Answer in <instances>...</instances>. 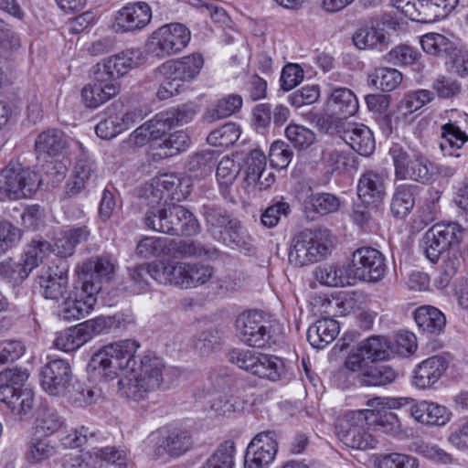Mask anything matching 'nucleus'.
Wrapping results in <instances>:
<instances>
[{
    "instance_id": "nucleus-15",
    "label": "nucleus",
    "mask_w": 468,
    "mask_h": 468,
    "mask_svg": "<svg viewBox=\"0 0 468 468\" xmlns=\"http://www.w3.org/2000/svg\"><path fill=\"white\" fill-rule=\"evenodd\" d=\"M327 133H335L354 151L363 156H369L376 147L371 130L363 123L338 119L327 128Z\"/></svg>"
},
{
    "instance_id": "nucleus-19",
    "label": "nucleus",
    "mask_w": 468,
    "mask_h": 468,
    "mask_svg": "<svg viewBox=\"0 0 468 468\" xmlns=\"http://www.w3.org/2000/svg\"><path fill=\"white\" fill-rule=\"evenodd\" d=\"M278 452V442L273 431L258 433L248 444L244 456V468H267Z\"/></svg>"
},
{
    "instance_id": "nucleus-58",
    "label": "nucleus",
    "mask_w": 468,
    "mask_h": 468,
    "mask_svg": "<svg viewBox=\"0 0 468 468\" xmlns=\"http://www.w3.org/2000/svg\"><path fill=\"white\" fill-rule=\"evenodd\" d=\"M291 212V206L285 202L283 197L273 198L261 216V221L266 228H273L278 225L281 218L287 217Z\"/></svg>"
},
{
    "instance_id": "nucleus-52",
    "label": "nucleus",
    "mask_w": 468,
    "mask_h": 468,
    "mask_svg": "<svg viewBox=\"0 0 468 468\" xmlns=\"http://www.w3.org/2000/svg\"><path fill=\"white\" fill-rule=\"evenodd\" d=\"M98 440V434L90 428L80 426L72 429L69 433L60 438V442L65 448L76 449L85 444L92 447Z\"/></svg>"
},
{
    "instance_id": "nucleus-59",
    "label": "nucleus",
    "mask_w": 468,
    "mask_h": 468,
    "mask_svg": "<svg viewBox=\"0 0 468 468\" xmlns=\"http://www.w3.org/2000/svg\"><path fill=\"white\" fill-rule=\"evenodd\" d=\"M288 141L298 150H305L315 141L314 133L299 124L291 123L285 129Z\"/></svg>"
},
{
    "instance_id": "nucleus-57",
    "label": "nucleus",
    "mask_w": 468,
    "mask_h": 468,
    "mask_svg": "<svg viewBox=\"0 0 468 468\" xmlns=\"http://www.w3.org/2000/svg\"><path fill=\"white\" fill-rule=\"evenodd\" d=\"M441 195V193L438 189L428 190V197L418 210V217L423 226L429 225L439 218Z\"/></svg>"
},
{
    "instance_id": "nucleus-9",
    "label": "nucleus",
    "mask_w": 468,
    "mask_h": 468,
    "mask_svg": "<svg viewBox=\"0 0 468 468\" xmlns=\"http://www.w3.org/2000/svg\"><path fill=\"white\" fill-rule=\"evenodd\" d=\"M262 312L250 310L240 314L235 322L240 340L254 348H270L273 343L271 325Z\"/></svg>"
},
{
    "instance_id": "nucleus-31",
    "label": "nucleus",
    "mask_w": 468,
    "mask_h": 468,
    "mask_svg": "<svg viewBox=\"0 0 468 468\" xmlns=\"http://www.w3.org/2000/svg\"><path fill=\"white\" fill-rule=\"evenodd\" d=\"M219 250L214 246L204 245L197 240H183L166 239L165 254L169 257L178 258H204L216 260L219 256Z\"/></svg>"
},
{
    "instance_id": "nucleus-43",
    "label": "nucleus",
    "mask_w": 468,
    "mask_h": 468,
    "mask_svg": "<svg viewBox=\"0 0 468 468\" xmlns=\"http://www.w3.org/2000/svg\"><path fill=\"white\" fill-rule=\"evenodd\" d=\"M229 223H223L218 234L210 236L216 241L222 242L229 247L240 248L245 245V236L240 221L231 214L228 218Z\"/></svg>"
},
{
    "instance_id": "nucleus-12",
    "label": "nucleus",
    "mask_w": 468,
    "mask_h": 468,
    "mask_svg": "<svg viewBox=\"0 0 468 468\" xmlns=\"http://www.w3.org/2000/svg\"><path fill=\"white\" fill-rule=\"evenodd\" d=\"M459 0H397L396 6L412 21L432 23L447 16Z\"/></svg>"
},
{
    "instance_id": "nucleus-27",
    "label": "nucleus",
    "mask_w": 468,
    "mask_h": 468,
    "mask_svg": "<svg viewBox=\"0 0 468 468\" xmlns=\"http://www.w3.org/2000/svg\"><path fill=\"white\" fill-rule=\"evenodd\" d=\"M58 453L55 440L45 434L33 432L25 445L23 457L30 466H41L49 463Z\"/></svg>"
},
{
    "instance_id": "nucleus-21",
    "label": "nucleus",
    "mask_w": 468,
    "mask_h": 468,
    "mask_svg": "<svg viewBox=\"0 0 468 468\" xmlns=\"http://www.w3.org/2000/svg\"><path fill=\"white\" fill-rule=\"evenodd\" d=\"M388 173L384 169L365 171L357 184V196L363 204L378 207L386 196Z\"/></svg>"
},
{
    "instance_id": "nucleus-34",
    "label": "nucleus",
    "mask_w": 468,
    "mask_h": 468,
    "mask_svg": "<svg viewBox=\"0 0 468 468\" xmlns=\"http://www.w3.org/2000/svg\"><path fill=\"white\" fill-rule=\"evenodd\" d=\"M382 360H374L359 376V382L367 387H385L395 382L399 377L398 371Z\"/></svg>"
},
{
    "instance_id": "nucleus-49",
    "label": "nucleus",
    "mask_w": 468,
    "mask_h": 468,
    "mask_svg": "<svg viewBox=\"0 0 468 468\" xmlns=\"http://www.w3.org/2000/svg\"><path fill=\"white\" fill-rule=\"evenodd\" d=\"M216 164L217 156L215 153L203 151L189 157L186 169L191 176L202 178L212 173Z\"/></svg>"
},
{
    "instance_id": "nucleus-4",
    "label": "nucleus",
    "mask_w": 468,
    "mask_h": 468,
    "mask_svg": "<svg viewBox=\"0 0 468 468\" xmlns=\"http://www.w3.org/2000/svg\"><path fill=\"white\" fill-rule=\"evenodd\" d=\"M388 154L393 162L397 180H411L421 184L432 181V164L423 154L418 152L410 155L403 146L393 144Z\"/></svg>"
},
{
    "instance_id": "nucleus-17",
    "label": "nucleus",
    "mask_w": 468,
    "mask_h": 468,
    "mask_svg": "<svg viewBox=\"0 0 468 468\" xmlns=\"http://www.w3.org/2000/svg\"><path fill=\"white\" fill-rule=\"evenodd\" d=\"M144 59L140 48H127L97 63L94 69L110 82L120 84L119 80L140 66Z\"/></svg>"
},
{
    "instance_id": "nucleus-5",
    "label": "nucleus",
    "mask_w": 468,
    "mask_h": 468,
    "mask_svg": "<svg viewBox=\"0 0 468 468\" xmlns=\"http://www.w3.org/2000/svg\"><path fill=\"white\" fill-rule=\"evenodd\" d=\"M327 229H304L292 239L289 261L304 266L321 261L328 253Z\"/></svg>"
},
{
    "instance_id": "nucleus-23",
    "label": "nucleus",
    "mask_w": 468,
    "mask_h": 468,
    "mask_svg": "<svg viewBox=\"0 0 468 468\" xmlns=\"http://www.w3.org/2000/svg\"><path fill=\"white\" fill-rule=\"evenodd\" d=\"M449 361L441 355L432 356L414 367L411 376V385L419 390H426L434 385L445 374Z\"/></svg>"
},
{
    "instance_id": "nucleus-10",
    "label": "nucleus",
    "mask_w": 468,
    "mask_h": 468,
    "mask_svg": "<svg viewBox=\"0 0 468 468\" xmlns=\"http://www.w3.org/2000/svg\"><path fill=\"white\" fill-rule=\"evenodd\" d=\"M228 359L239 368L271 381L279 380L285 371L281 357L266 353H228Z\"/></svg>"
},
{
    "instance_id": "nucleus-7",
    "label": "nucleus",
    "mask_w": 468,
    "mask_h": 468,
    "mask_svg": "<svg viewBox=\"0 0 468 468\" xmlns=\"http://www.w3.org/2000/svg\"><path fill=\"white\" fill-rule=\"evenodd\" d=\"M190 38V31L184 25L167 24L151 34L145 48L150 55L165 58L181 51L189 43Z\"/></svg>"
},
{
    "instance_id": "nucleus-35",
    "label": "nucleus",
    "mask_w": 468,
    "mask_h": 468,
    "mask_svg": "<svg viewBox=\"0 0 468 468\" xmlns=\"http://www.w3.org/2000/svg\"><path fill=\"white\" fill-rule=\"evenodd\" d=\"M419 186L410 184L398 186L393 193L390 211L394 218H403L410 213L415 206Z\"/></svg>"
},
{
    "instance_id": "nucleus-24",
    "label": "nucleus",
    "mask_w": 468,
    "mask_h": 468,
    "mask_svg": "<svg viewBox=\"0 0 468 468\" xmlns=\"http://www.w3.org/2000/svg\"><path fill=\"white\" fill-rule=\"evenodd\" d=\"M203 64L202 55L194 53L164 62L159 67V71L166 80L185 82L194 80L199 74Z\"/></svg>"
},
{
    "instance_id": "nucleus-33",
    "label": "nucleus",
    "mask_w": 468,
    "mask_h": 468,
    "mask_svg": "<svg viewBox=\"0 0 468 468\" xmlns=\"http://www.w3.org/2000/svg\"><path fill=\"white\" fill-rule=\"evenodd\" d=\"M413 316L419 329L429 335H439L446 326L444 314L431 305L420 306Z\"/></svg>"
},
{
    "instance_id": "nucleus-11",
    "label": "nucleus",
    "mask_w": 468,
    "mask_h": 468,
    "mask_svg": "<svg viewBox=\"0 0 468 468\" xmlns=\"http://www.w3.org/2000/svg\"><path fill=\"white\" fill-rule=\"evenodd\" d=\"M115 263L112 256H95L77 266L75 282L91 293L98 294L104 282H109L114 273Z\"/></svg>"
},
{
    "instance_id": "nucleus-61",
    "label": "nucleus",
    "mask_w": 468,
    "mask_h": 468,
    "mask_svg": "<svg viewBox=\"0 0 468 468\" xmlns=\"http://www.w3.org/2000/svg\"><path fill=\"white\" fill-rule=\"evenodd\" d=\"M309 204L314 212L324 216L336 212L341 201L338 197L330 193H315L309 197Z\"/></svg>"
},
{
    "instance_id": "nucleus-44",
    "label": "nucleus",
    "mask_w": 468,
    "mask_h": 468,
    "mask_svg": "<svg viewBox=\"0 0 468 468\" xmlns=\"http://www.w3.org/2000/svg\"><path fill=\"white\" fill-rule=\"evenodd\" d=\"M236 444L232 440L219 443L200 468H235Z\"/></svg>"
},
{
    "instance_id": "nucleus-51",
    "label": "nucleus",
    "mask_w": 468,
    "mask_h": 468,
    "mask_svg": "<svg viewBox=\"0 0 468 468\" xmlns=\"http://www.w3.org/2000/svg\"><path fill=\"white\" fill-rule=\"evenodd\" d=\"M51 251L52 245L48 240L42 238L33 239L27 246L22 260L32 271Z\"/></svg>"
},
{
    "instance_id": "nucleus-41",
    "label": "nucleus",
    "mask_w": 468,
    "mask_h": 468,
    "mask_svg": "<svg viewBox=\"0 0 468 468\" xmlns=\"http://www.w3.org/2000/svg\"><path fill=\"white\" fill-rule=\"evenodd\" d=\"M64 133L58 129H48L40 133L35 141L38 155L58 156L66 147Z\"/></svg>"
},
{
    "instance_id": "nucleus-13",
    "label": "nucleus",
    "mask_w": 468,
    "mask_h": 468,
    "mask_svg": "<svg viewBox=\"0 0 468 468\" xmlns=\"http://www.w3.org/2000/svg\"><path fill=\"white\" fill-rule=\"evenodd\" d=\"M462 235L463 229L457 223L433 225L422 239L426 258L431 262H436L443 252L460 243Z\"/></svg>"
},
{
    "instance_id": "nucleus-39",
    "label": "nucleus",
    "mask_w": 468,
    "mask_h": 468,
    "mask_svg": "<svg viewBox=\"0 0 468 468\" xmlns=\"http://www.w3.org/2000/svg\"><path fill=\"white\" fill-rule=\"evenodd\" d=\"M328 106L334 113L346 119L358 111V101L355 93L347 88H336L330 95Z\"/></svg>"
},
{
    "instance_id": "nucleus-50",
    "label": "nucleus",
    "mask_w": 468,
    "mask_h": 468,
    "mask_svg": "<svg viewBox=\"0 0 468 468\" xmlns=\"http://www.w3.org/2000/svg\"><path fill=\"white\" fill-rule=\"evenodd\" d=\"M345 271L346 267L334 264L324 265L315 270V277L320 283L327 286H345L351 284V280H354V278L349 276Z\"/></svg>"
},
{
    "instance_id": "nucleus-36",
    "label": "nucleus",
    "mask_w": 468,
    "mask_h": 468,
    "mask_svg": "<svg viewBox=\"0 0 468 468\" xmlns=\"http://www.w3.org/2000/svg\"><path fill=\"white\" fill-rule=\"evenodd\" d=\"M154 280L162 284L186 288V262L154 261Z\"/></svg>"
},
{
    "instance_id": "nucleus-45",
    "label": "nucleus",
    "mask_w": 468,
    "mask_h": 468,
    "mask_svg": "<svg viewBox=\"0 0 468 468\" xmlns=\"http://www.w3.org/2000/svg\"><path fill=\"white\" fill-rule=\"evenodd\" d=\"M69 402L77 406L84 407L94 403L101 397V389L84 382L71 383L64 394Z\"/></svg>"
},
{
    "instance_id": "nucleus-55",
    "label": "nucleus",
    "mask_w": 468,
    "mask_h": 468,
    "mask_svg": "<svg viewBox=\"0 0 468 468\" xmlns=\"http://www.w3.org/2000/svg\"><path fill=\"white\" fill-rule=\"evenodd\" d=\"M64 425V419L54 410L47 409L42 411L36 421L34 431L49 437L58 432Z\"/></svg>"
},
{
    "instance_id": "nucleus-28",
    "label": "nucleus",
    "mask_w": 468,
    "mask_h": 468,
    "mask_svg": "<svg viewBox=\"0 0 468 468\" xmlns=\"http://www.w3.org/2000/svg\"><path fill=\"white\" fill-rule=\"evenodd\" d=\"M69 266L64 261H60L56 266H49L39 276V285L45 298L58 301L64 298L68 292Z\"/></svg>"
},
{
    "instance_id": "nucleus-60",
    "label": "nucleus",
    "mask_w": 468,
    "mask_h": 468,
    "mask_svg": "<svg viewBox=\"0 0 468 468\" xmlns=\"http://www.w3.org/2000/svg\"><path fill=\"white\" fill-rule=\"evenodd\" d=\"M245 162L247 165L245 176L247 185L259 181L261 177L264 176L267 161L262 151L259 149L251 150Z\"/></svg>"
},
{
    "instance_id": "nucleus-54",
    "label": "nucleus",
    "mask_w": 468,
    "mask_h": 468,
    "mask_svg": "<svg viewBox=\"0 0 468 468\" xmlns=\"http://www.w3.org/2000/svg\"><path fill=\"white\" fill-rule=\"evenodd\" d=\"M239 135L240 130L239 126L233 122H228L209 133L207 141L214 146L229 147L239 140Z\"/></svg>"
},
{
    "instance_id": "nucleus-2",
    "label": "nucleus",
    "mask_w": 468,
    "mask_h": 468,
    "mask_svg": "<svg viewBox=\"0 0 468 468\" xmlns=\"http://www.w3.org/2000/svg\"><path fill=\"white\" fill-rule=\"evenodd\" d=\"M29 377L28 368H6L0 372V401L7 405L20 420L32 418L35 407V393L23 388Z\"/></svg>"
},
{
    "instance_id": "nucleus-22",
    "label": "nucleus",
    "mask_w": 468,
    "mask_h": 468,
    "mask_svg": "<svg viewBox=\"0 0 468 468\" xmlns=\"http://www.w3.org/2000/svg\"><path fill=\"white\" fill-rule=\"evenodd\" d=\"M106 325L107 322L103 317L88 320L69 330V333L58 336L54 341V346L60 351H76L93 335L100 334Z\"/></svg>"
},
{
    "instance_id": "nucleus-25",
    "label": "nucleus",
    "mask_w": 468,
    "mask_h": 468,
    "mask_svg": "<svg viewBox=\"0 0 468 468\" xmlns=\"http://www.w3.org/2000/svg\"><path fill=\"white\" fill-rule=\"evenodd\" d=\"M162 229L173 236L191 237L200 232L201 227L195 215L183 206H168L167 217Z\"/></svg>"
},
{
    "instance_id": "nucleus-47",
    "label": "nucleus",
    "mask_w": 468,
    "mask_h": 468,
    "mask_svg": "<svg viewBox=\"0 0 468 468\" xmlns=\"http://www.w3.org/2000/svg\"><path fill=\"white\" fill-rule=\"evenodd\" d=\"M31 271L25 265L24 261H15L13 258H6L0 262V281L5 282L12 286L20 285L30 274Z\"/></svg>"
},
{
    "instance_id": "nucleus-64",
    "label": "nucleus",
    "mask_w": 468,
    "mask_h": 468,
    "mask_svg": "<svg viewBox=\"0 0 468 468\" xmlns=\"http://www.w3.org/2000/svg\"><path fill=\"white\" fill-rule=\"evenodd\" d=\"M420 52L411 46L401 44L393 48L387 55L386 60L395 66H407L416 63Z\"/></svg>"
},
{
    "instance_id": "nucleus-46",
    "label": "nucleus",
    "mask_w": 468,
    "mask_h": 468,
    "mask_svg": "<svg viewBox=\"0 0 468 468\" xmlns=\"http://www.w3.org/2000/svg\"><path fill=\"white\" fill-rule=\"evenodd\" d=\"M371 425L388 435L397 436L401 431L400 421L396 413L389 410L375 411L365 410Z\"/></svg>"
},
{
    "instance_id": "nucleus-14",
    "label": "nucleus",
    "mask_w": 468,
    "mask_h": 468,
    "mask_svg": "<svg viewBox=\"0 0 468 468\" xmlns=\"http://www.w3.org/2000/svg\"><path fill=\"white\" fill-rule=\"evenodd\" d=\"M153 442V452L156 459L166 456L177 458L192 448L191 432L184 429L162 428L150 435Z\"/></svg>"
},
{
    "instance_id": "nucleus-53",
    "label": "nucleus",
    "mask_w": 468,
    "mask_h": 468,
    "mask_svg": "<svg viewBox=\"0 0 468 468\" xmlns=\"http://www.w3.org/2000/svg\"><path fill=\"white\" fill-rule=\"evenodd\" d=\"M201 214L203 216L207 233L218 234V229L223 223H229L228 218L230 216L225 208L214 204H205L202 206Z\"/></svg>"
},
{
    "instance_id": "nucleus-38",
    "label": "nucleus",
    "mask_w": 468,
    "mask_h": 468,
    "mask_svg": "<svg viewBox=\"0 0 468 468\" xmlns=\"http://www.w3.org/2000/svg\"><path fill=\"white\" fill-rule=\"evenodd\" d=\"M339 333L338 323L334 319L319 320L307 330V340L316 349H323L333 342Z\"/></svg>"
},
{
    "instance_id": "nucleus-32",
    "label": "nucleus",
    "mask_w": 468,
    "mask_h": 468,
    "mask_svg": "<svg viewBox=\"0 0 468 468\" xmlns=\"http://www.w3.org/2000/svg\"><path fill=\"white\" fill-rule=\"evenodd\" d=\"M410 415L421 424L442 426L450 420L451 413L444 406L422 400L410 407Z\"/></svg>"
},
{
    "instance_id": "nucleus-40",
    "label": "nucleus",
    "mask_w": 468,
    "mask_h": 468,
    "mask_svg": "<svg viewBox=\"0 0 468 468\" xmlns=\"http://www.w3.org/2000/svg\"><path fill=\"white\" fill-rule=\"evenodd\" d=\"M468 141V135L455 123L449 122L441 126L440 149L445 156L459 157L456 153Z\"/></svg>"
},
{
    "instance_id": "nucleus-16",
    "label": "nucleus",
    "mask_w": 468,
    "mask_h": 468,
    "mask_svg": "<svg viewBox=\"0 0 468 468\" xmlns=\"http://www.w3.org/2000/svg\"><path fill=\"white\" fill-rule=\"evenodd\" d=\"M47 359L40 371L41 387L49 396H64L71 387V366L68 360L56 356H48Z\"/></svg>"
},
{
    "instance_id": "nucleus-37",
    "label": "nucleus",
    "mask_w": 468,
    "mask_h": 468,
    "mask_svg": "<svg viewBox=\"0 0 468 468\" xmlns=\"http://www.w3.org/2000/svg\"><path fill=\"white\" fill-rule=\"evenodd\" d=\"M420 45L427 54L442 58L446 62L450 58H456L458 53L457 45L439 33H428L422 36Z\"/></svg>"
},
{
    "instance_id": "nucleus-56",
    "label": "nucleus",
    "mask_w": 468,
    "mask_h": 468,
    "mask_svg": "<svg viewBox=\"0 0 468 468\" xmlns=\"http://www.w3.org/2000/svg\"><path fill=\"white\" fill-rule=\"evenodd\" d=\"M462 265V257L457 252H448L445 258H443L439 276L435 280V285L439 289L446 288L452 278L458 272Z\"/></svg>"
},
{
    "instance_id": "nucleus-26",
    "label": "nucleus",
    "mask_w": 468,
    "mask_h": 468,
    "mask_svg": "<svg viewBox=\"0 0 468 468\" xmlns=\"http://www.w3.org/2000/svg\"><path fill=\"white\" fill-rule=\"evenodd\" d=\"M77 282H74L73 291L63 303L59 316L63 320H80L88 315L97 302V295L88 290H83Z\"/></svg>"
},
{
    "instance_id": "nucleus-63",
    "label": "nucleus",
    "mask_w": 468,
    "mask_h": 468,
    "mask_svg": "<svg viewBox=\"0 0 468 468\" xmlns=\"http://www.w3.org/2000/svg\"><path fill=\"white\" fill-rule=\"evenodd\" d=\"M239 170V165L233 159L225 156L220 160L216 176L221 191L227 190L234 183Z\"/></svg>"
},
{
    "instance_id": "nucleus-20",
    "label": "nucleus",
    "mask_w": 468,
    "mask_h": 468,
    "mask_svg": "<svg viewBox=\"0 0 468 468\" xmlns=\"http://www.w3.org/2000/svg\"><path fill=\"white\" fill-rule=\"evenodd\" d=\"M97 165L87 151L80 144V154L76 158V165L69 181L67 182V195L75 197L82 192H89L95 186L97 180Z\"/></svg>"
},
{
    "instance_id": "nucleus-6",
    "label": "nucleus",
    "mask_w": 468,
    "mask_h": 468,
    "mask_svg": "<svg viewBox=\"0 0 468 468\" xmlns=\"http://www.w3.org/2000/svg\"><path fill=\"white\" fill-rule=\"evenodd\" d=\"M39 185L40 179L36 172L21 165H9L0 172V199L31 197Z\"/></svg>"
},
{
    "instance_id": "nucleus-62",
    "label": "nucleus",
    "mask_w": 468,
    "mask_h": 468,
    "mask_svg": "<svg viewBox=\"0 0 468 468\" xmlns=\"http://www.w3.org/2000/svg\"><path fill=\"white\" fill-rule=\"evenodd\" d=\"M402 81V74L396 69L379 68L375 71L372 83L384 92L394 90Z\"/></svg>"
},
{
    "instance_id": "nucleus-48",
    "label": "nucleus",
    "mask_w": 468,
    "mask_h": 468,
    "mask_svg": "<svg viewBox=\"0 0 468 468\" xmlns=\"http://www.w3.org/2000/svg\"><path fill=\"white\" fill-rule=\"evenodd\" d=\"M353 42L359 49L381 48L387 44V37L384 29L365 27L355 32Z\"/></svg>"
},
{
    "instance_id": "nucleus-29",
    "label": "nucleus",
    "mask_w": 468,
    "mask_h": 468,
    "mask_svg": "<svg viewBox=\"0 0 468 468\" xmlns=\"http://www.w3.org/2000/svg\"><path fill=\"white\" fill-rule=\"evenodd\" d=\"M93 83L85 85L81 90V99L84 105L96 109L119 94L121 84L110 82L95 69Z\"/></svg>"
},
{
    "instance_id": "nucleus-1",
    "label": "nucleus",
    "mask_w": 468,
    "mask_h": 468,
    "mask_svg": "<svg viewBox=\"0 0 468 468\" xmlns=\"http://www.w3.org/2000/svg\"><path fill=\"white\" fill-rule=\"evenodd\" d=\"M164 361L152 355L140 357L139 373L133 378L124 377L117 381V393L129 400L140 402L164 384Z\"/></svg>"
},
{
    "instance_id": "nucleus-18",
    "label": "nucleus",
    "mask_w": 468,
    "mask_h": 468,
    "mask_svg": "<svg viewBox=\"0 0 468 468\" xmlns=\"http://www.w3.org/2000/svg\"><path fill=\"white\" fill-rule=\"evenodd\" d=\"M140 357L135 353H93L88 367L98 376L112 379L118 371L134 372Z\"/></svg>"
},
{
    "instance_id": "nucleus-8",
    "label": "nucleus",
    "mask_w": 468,
    "mask_h": 468,
    "mask_svg": "<svg viewBox=\"0 0 468 468\" xmlns=\"http://www.w3.org/2000/svg\"><path fill=\"white\" fill-rule=\"evenodd\" d=\"M386 271V259L381 251L372 247H361L353 252L345 271L354 280L374 283L384 278Z\"/></svg>"
},
{
    "instance_id": "nucleus-42",
    "label": "nucleus",
    "mask_w": 468,
    "mask_h": 468,
    "mask_svg": "<svg viewBox=\"0 0 468 468\" xmlns=\"http://www.w3.org/2000/svg\"><path fill=\"white\" fill-rule=\"evenodd\" d=\"M242 106V98L238 94H229L218 100L214 105L207 108L203 119L207 122L227 118L239 111Z\"/></svg>"
},
{
    "instance_id": "nucleus-3",
    "label": "nucleus",
    "mask_w": 468,
    "mask_h": 468,
    "mask_svg": "<svg viewBox=\"0 0 468 468\" xmlns=\"http://www.w3.org/2000/svg\"><path fill=\"white\" fill-rule=\"evenodd\" d=\"M371 423L365 410L349 411L338 418L335 431L338 439L347 447L367 451L378 444L377 438L371 433Z\"/></svg>"
},
{
    "instance_id": "nucleus-30",
    "label": "nucleus",
    "mask_w": 468,
    "mask_h": 468,
    "mask_svg": "<svg viewBox=\"0 0 468 468\" xmlns=\"http://www.w3.org/2000/svg\"><path fill=\"white\" fill-rule=\"evenodd\" d=\"M152 18V9L145 2L128 4L116 16V26L122 32L139 30L146 27Z\"/></svg>"
}]
</instances>
